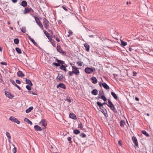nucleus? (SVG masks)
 <instances>
[{
  "label": "nucleus",
  "mask_w": 153,
  "mask_h": 153,
  "mask_svg": "<svg viewBox=\"0 0 153 153\" xmlns=\"http://www.w3.org/2000/svg\"><path fill=\"white\" fill-rule=\"evenodd\" d=\"M108 104H107V105L109 107L114 113H117V111L110 100L108 99Z\"/></svg>",
  "instance_id": "f257e3e1"
},
{
  "label": "nucleus",
  "mask_w": 153,
  "mask_h": 153,
  "mask_svg": "<svg viewBox=\"0 0 153 153\" xmlns=\"http://www.w3.org/2000/svg\"><path fill=\"white\" fill-rule=\"evenodd\" d=\"M108 104H107V105L109 107L114 113H117V111L110 100L108 99Z\"/></svg>",
  "instance_id": "f03ea898"
},
{
  "label": "nucleus",
  "mask_w": 153,
  "mask_h": 153,
  "mask_svg": "<svg viewBox=\"0 0 153 153\" xmlns=\"http://www.w3.org/2000/svg\"><path fill=\"white\" fill-rule=\"evenodd\" d=\"M108 104H107V105L109 107L114 113H117V111L110 100L108 99Z\"/></svg>",
  "instance_id": "7ed1b4c3"
},
{
  "label": "nucleus",
  "mask_w": 153,
  "mask_h": 153,
  "mask_svg": "<svg viewBox=\"0 0 153 153\" xmlns=\"http://www.w3.org/2000/svg\"><path fill=\"white\" fill-rule=\"evenodd\" d=\"M39 125L42 127V129H45L47 125V123L46 120L44 119H42L39 123Z\"/></svg>",
  "instance_id": "20e7f679"
},
{
  "label": "nucleus",
  "mask_w": 153,
  "mask_h": 153,
  "mask_svg": "<svg viewBox=\"0 0 153 153\" xmlns=\"http://www.w3.org/2000/svg\"><path fill=\"white\" fill-rule=\"evenodd\" d=\"M43 24L44 27L46 29H47L49 27V22L46 18L43 19Z\"/></svg>",
  "instance_id": "39448f33"
},
{
  "label": "nucleus",
  "mask_w": 153,
  "mask_h": 153,
  "mask_svg": "<svg viewBox=\"0 0 153 153\" xmlns=\"http://www.w3.org/2000/svg\"><path fill=\"white\" fill-rule=\"evenodd\" d=\"M95 71V69L94 68H85V73L88 74H89Z\"/></svg>",
  "instance_id": "423d86ee"
},
{
  "label": "nucleus",
  "mask_w": 153,
  "mask_h": 153,
  "mask_svg": "<svg viewBox=\"0 0 153 153\" xmlns=\"http://www.w3.org/2000/svg\"><path fill=\"white\" fill-rule=\"evenodd\" d=\"M9 120L12 122L16 123L17 124H19L20 123V122L18 120V119L14 117H10L9 118Z\"/></svg>",
  "instance_id": "0eeeda50"
},
{
  "label": "nucleus",
  "mask_w": 153,
  "mask_h": 153,
  "mask_svg": "<svg viewBox=\"0 0 153 153\" xmlns=\"http://www.w3.org/2000/svg\"><path fill=\"white\" fill-rule=\"evenodd\" d=\"M100 111L104 114L105 117H107L108 116L107 111L105 108H100Z\"/></svg>",
  "instance_id": "6e6552de"
},
{
  "label": "nucleus",
  "mask_w": 153,
  "mask_h": 153,
  "mask_svg": "<svg viewBox=\"0 0 153 153\" xmlns=\"http://www.w3.org/2000/svg\"><path fill=\"white\" fill-rule=\"evenodd\" d=\"M56 49L58 52H59L62 53L63 55H64V54H65V51H63L61 48V47L60 46L59 44V45L58 44L57 45Z\"/></svg>",
  "instance_id": "1a4fd4ad"
},
{
  "label": "nucleus",
  "mask_w": 153,
  "mask_h": 153,
  "mask_svg": "<svg viewBox=\"0 0 153 153\" xmlns=\"http://www.w3.org/2000/svg\"><path fill=\"white\" fill-rule=\"evenodd\" d=\"M132 140L133 142L134 143V144L135 146L137 147H138V141H137V139L136 138V137L134 136H133L132 137Z\"/></svg>",
  "instance_id": "9d476101"
},
{
  "label": "nucleus",
  "mask_w": 153,
  "mask_h": 153,
  "mask_svg": "<svg viewBox=\"0 0 153 153\" xmlns=\"http://www.w3.org/2000/svg\"><path fill=\"white\" fill-rule=\"evenodd\" d=\"M5 95L6 97L10 99L13 98L14 97L11 94L7 91H5Z\"/></svg>",
  "instance_id": "9b49d317"
},
{
  "label": "nucleus",
  "mask_w": 153,
  "mask_h": 153,
  "mask_svg": "<svg viewBox=\"0 0 153 153\" xmlns=\"http://www.w3.org/2000/svg\"><path fill=\"white\" fill-rule=\"evenodd\" d=\"M56 87L57 88L60 87L61 88L63 89H65L66 88L65 85L63 83H59L57 85Z\"/></svg>",
  "instance_id": "f8f14e48"
},
{
  "label": "nucleus",
  "mask_w": 153,
  "mask_h": 153,
  "mask_svg": "<svg viewBox=\"0 0 153 153\" xmlns=\"http://www.w3.org/2000/svg\"><path fill=\"white\" fill-rule=\"evenodd\" d=\"M74 71V74L78 75H79L80 72L78 68H72Z\"/></svg>",
  "instance_id": "ddd939ff"
},
{
  "label": "nucleus",
  "mask_w": 153,
  "mask_h": 153,
  "mask_svg": "<svg viewBox=\"0 0 153 153\" xmlns=\"http://www.w3.org/2000/svg\"><path fill=\"white\" fill-rule=\"evenodd\" d=\"M97 105L100 108H104V107H103V105L105 104H108L106 102H104L103 103H101L99 101H98L97 102Z\"/></svg>",
  "instance_id": "4468645a"
},
{
  "label": "nucleus",
  "mask_w": 153,
  "mask_h": 153,
  "mask_svg": "<svg viewBox=\"0 0 153 153\" xmlns=\"http://www.w3.org/2000/svg\"><path fill=\"white\" fill-rule=\"evenodd\" d=\"M34 128L36 131H41L43 129L42 128L37 125H35L34 126Z\"/></svg>",
  "instance_id": "2eb2a0df"
},
{
  "label": "nucleus",
  "mask_w": 153,
  "mask_h": 153,
  "mask_svg": "<svg viewBox=\"0 0 153 153\" xmlns=\"http://www.w3.org/2000/svg\"><path fill=\"white\" fill-rule=\"evenodd\" d=\"M56 61L58 63L59 66H61V65L64 64V61L58 59H56Z\"/></svg>",
  "instance_id": "dca6fc26"
},
{
  "label": "nucleus",
  "mask_w": 153,
  "mask_h": 153,
  "mask_svg": "<svg viewBox=\"0 0 153 153\" xmlns=\"http://www.w3.org/2000/svg\"><path fill=\"white\" fill-rule=\"evenodd\" d=\"M84 46L86 50L88 52L89 51L90 46L87 43H86L84 44Z\"/></svg>",
  "instance_id": "f3484780"
},
{
  "label": "nucleus",
  "mask_w": 153,
  "mask_h": 153,
  "mask_svg": "<svg viewBox=\"0 0 153 153\" xmlns=\"http://www.w3.org/2000/svg\"><path fill=\"white\" fill-rule=\"evenodd\" d=\"M92 80V82L94 84H96L97 82V79L94 76L92 77L91 78Z\"/></svg>",
  "instance_id": "a211bd4d"
},
{
  "label": "nucleus",
  "mask_w": 153,
  "mask_h": 153,
  "mask_svg": "<svg viewBox=\"0 0 153 153\" xmlns=\"http://www.w3.org/2000/svg\"><path fill=\"white\" fill-rule=\"evenodd\" d=\"M69 117L72 119L76 120V115L73 113H71L69 115Z\"/></svg>",
  "instance_id": "6ab92c4d"
},
{
  "label": "nucleus",
  "mask_w": 153,
  "mask_h": 153,
  "mask_svg": "<svg viewBox=\"0 0 153 153\" xmlns=\"http://www.w3.org/2000/svg\"><path fill=\"white\" fill-rule=\"evenodd\" d=\"M102 86L106 89L108 90L109 89V86L105 82L102 84Z\"/></svg>",
  "instance_id": "aec40b11"
},
{
  "label": "nucleus",
  "mask_w": 153,
  "mask_h": 153,
  "mask_svg": "<svg viewBox=\"0 0 153 153\" xmlns=\"http://www.w3.org/2000/svg\"><path fill=\"white\" fill-rule=\"evenodd\" d=\"M17 76L18 77H23L25 76V75L22 71H19L17 72Z\"/></svg>",
  "instance_id": "412c9836"
},
{
  "label": "nucleus",
  "mask_w": 153,
  "mask_h": 153,
  "mask_svg": "<svg viewBox=\"0 0 153 153\" xmlns=\"http://www.w3.org/2000/svg\"><path fill=\"white\" fill-rule=\"evenodd\" d=\"M91 93L93 95H97L98 94V91L96 89H93L91 91Z\"/></svg>",
  "instance_id": "4be33fe9"
},
{
  "label": "nucleus",
  "mask_w": 153,
  "mask_h": 153,
  "mask_svg": "<svg viewBox=\"0 0 153 153\" xmlns=\"http://www.w3.org/2000/svg\"><path fill=\"white\" fill-rule=\"evenodd\" d=\"M24 120L26 122L30 124L31 125H33L32 122L29 119H28V118H25V119H24Z\"/></svg>",
  "instance_id": "5701e85b"
},
{
  "label": "nucleus",
  "mask_w": 153,
  "mask_h": 153,
  "mask_svg": "<svg viewBox=\"0 0 153 153\" xmlns=\"http://www.w3.org/2000/svg\"><path fill=\"white\" fill-rule=\"evenodd\" d=\"M69 65H71V67H76L75 66H72L71 63H68V64H66L65 63V62H64V64L62 65H61L60 67H67L69 66Z\"/></svg>",
  "instance_id": "b1692460"
},
{
  "label": "nucleus",
  "mask_w": 153,
  "mask_h": 153,
  "mask_svg": "<svg viewBox=\"0 0 153 153\" xmlns=\"http://www.w3.org/2000/svg\"><path fill=\"white\" fill-rule=\"evenodd\" d=\"M111 94L115 99L116 100L117 99L118 97L117 96V95L114 92H111Z\"/></svg>",
  "instance_id": "393cba45"
},
{
  "label": "nucleus",
  "mask_w": 153,
  "mask_h": 153,
  "mask_svg": "<svg viewBox=\"0 0 153 153\" xmlns=\"http://www.w3.org/2000/svg\"><path fill=\"white\" fill-rule=\"evenodd\" d=\"M25 82L26 83L30 85V86H33V84L30 79H26L25 80Z\"/></svg>",
  "instance_id": "a878e982"
},
{
  "label": "nucleus",
  "mask_w": 153,
  "mask_h": 153,
  "mask_svg": "<svg viewBox=\"0 0 153 153\" xmlns=\"http://www.w3.org/2000/svg\"><path fill=\"white\" fill-rule=\"evenodd\" d=\"M20 4L23 7H25L27 5V3L25 1H22Z\"/></svg>",
  "instance_id": "bb28decb"
},
{
  "label": "nucleus",
  "mask_w": 153,
  "mask_h": 153,
  "mask_svg": "<svg viewBox=\"0 0 153 153\" xmlns=\"http://www.w3.org/2000/svg\"><path fill=\"white\" fill-rule=\"evenodd\" d=\"M33 109V106H30L29 107L28 109H27L26 110V112L28 113L30 112Z\"/></svg>",
  "instance_id": "cd10ccee"
},
{
  "label": "nucleus",
  "mask_w": 153,
  "mask_h": 153,
  "mask_svg": "<svg viewBox=\"0 0 153 153\" xmlns=\"http://www.w3.org/2000/svg\"><path fill=\"white\" fill-rule=\"evenodd\" d=\"M142 133L143 134L145 135L147 137H149V134L145 130H143L141 131Z\"/></svg>",
  "instance_id": "c85d7f7f"
},
{
  "label": "nucleus",
  "mask_w": 153,
  "mask_h": 153,
  "mask_svg": "<svg viewBox=\"0 0 153 153\" xmlns=\"http://www.w3.org/2000/svg\"><path fill=\"white\" fill-rule=\"evenodd\" d=\"M63 78V76L62 75H61L59 76V74L56 77V79H59V81H61V80Z\"/></svg>",
  "instance_id": "c756f323"
},
{
  "label": "nucleus",
  "mask_w": 153,
  "mask_h": 153,
  "mask_svg": "<svg viewBox=\"0 0 153 153\" xmlns=\"http://www.w3.org/2000/svg\"><path fill=\"white\" fill-rule=\"evenodd\" d=\"M125 124V122L124 120H121L120 122V125L122 127H123Z\"/></svg>",
  "instance_id": "7c9ffc66"
},
{
  "label": "nucleus",
  "mask_w": 153,
  "mask_h": 153,
  "mask_svg": "<svg viewBox=\"0 0 153 153\" xmlns=\"http://www.w3.org/2000/svg\"><path fill=\"white\" fill-rule=\"evenodd\" d=\"M15 50L18 53L21 54L22 53L21 50L19 48L16 47V48Z\"/></svg>",
  "instance_id": "2f4dec72"
},
{
  "label": "nucleus",
  "mask_w": 153,
  "mask_h": 153,
  "mask_svg": "<svg viewBox=\"0 0 153 153\" xmlns=\"http://www.w3.org/2000/svg\"><path fill=\"white\" fill-rule=\"evenodd\" d=\"M29 12V8H25L24 11V13L25 14H26L28 13Z\"/></svg>",
  "instance_id": "473e14b6"
},
{
  "label": "nucleus",
  "mask_w": 153,
  "mask_h": 153,
  "mask_svg": "<svg viewBox=\"0 0 153 153\" xmlns=\"http://www.w3.org/2000/svg\"><path fill=\"white\" fill-rule=\"evenodd\" d=\"M33 17H34V18L35 19L36 22L37 24L38 23H39H39L41 22L40 21V20H39V19L38 17H36L35 16H33Z\"/></svg>",
  "instance_id": "72a5a7b5"
},
{
  "label": "nucleus",
  "mask_w": 153,
  "mask_h": 153,
  "mask_svg": "<svg viewBox=\"0 0 153 153\" xmlns=\"http://www.w3.org/2000/svg\"><path fill=\"white\" fill-rule=\"evenodd\" d=\"M6 136L8 138V140L10 141L11 139V136L10 133L9 132H7L6 133Z\"/></svg>",
  "instance_id": "f704fd0d"
},
{
  "label": "nucleus",
  "mask_w": 153,
  "mask_h": 153,
  "mask_svg": "<svg viewBox=\"0 0 153 153\" xmlns=\"http://www.w3.org/2000/svg\"><path fill=\"white\" fill-rule=\"evenodd\" d=\"M54 38L56 41H57L58 42H60V39H59L57 37L56 35H54L52 36Z\"/></svg>",
  "instance_id": "c9c22d12"
},
{
  "label": "nucleus",
  "mask_w": 153,
  "mask_h": 153,
  "mask_svg": "<svg viewBox=\"0 0 153 153\" xmlns=\"http://www.w3.org/2000/svg\"><path fill=\"white\" fill-rule=\"evenodd\" d=\"M127 45L126 42L123 41H121V45L123 47Z\"/></svg>",
  "instance_id": "e433bc0d"
},
{
  "label": "nucleus",
  "mask_w": 153,
  "mask_h": 153,
  "mask_svg": "<svg viewBox=\"0 0 153 153\" xmlns=\"http://www.w3.org/2000/svg\"><path fill=\"white\" fill-rule=\"evenodd\" d=\"M74 133L76 134H77L80 133V131L79 130L75 129L74 131Z\"/></svg>",
  "instance_id": "4c0bfd02"
},
{
  "label": "nucleus",
  "mask_w": 153,
  "mask_h": 153,
  "mask_svg": "<svg viewBox=\"0 0 153 153\" xmlns=\"http://www.w3.org/2000/svg\"><path fill=\"white\" fill-rule=\"evenodd\" d=\"M14 43L16 44H18L19 42V40L18 38L15 39L14 40Z\"/></svg>",
  "instance_id": "58836bf2"
},
{
  "label": "nucleus",
  "mask_w": 153,
  "mask_h": 153,
  "mask_svg": "<svg viewBox=\"0 0 153 153\" xmlns=\"http://www.w3.org/2000/svg\"><path fill=\"white\" fill-rule=\"evenodd\" d=\"M43 31L44 34L46 35V36L48 37H49L50 36V34L46 30H44Z\"/></svg>",
  "instance_id": "ea45409f"
},
{
  "label": "nucleus",
  "mask_w": 153,
  "mask_h": 153,
  "mask_svg": "<svg viewBox=\"0 0 153 153\" xmlns=\"http://www.w3.org/2000/svg\"><path fill=\"white\" fill-rule=\"evenodd\" d=\"M101 99H102L104 101H106L107 100V99L104 95H102L101 97Z\"/></svg>",
  "instance_id": "a19ab883"
},
{
  "label": "nucleus",
  "mask_w": 153,
  "mask_h": 153,
  "mask_svg": "<svg viewBox=\"0 0 153 153\" xmlns=\"http://www.w3.org/2000/svg\"><path fill=\"white\" fill-rule=\"evenodd\" d=\"M31 86L30 85H27L26 86V88L27 89V90L29 91H30L31 90Z\"/></svg>",
  "instance_id": "79ce46f5"
},
{
  "label": "nucleus",
  "mask_w": 153,
  "mask_h": 153,
  "mask_svg": "<svg viewBox=\"0 0 153 153\" xmlns=\"http://www.w3.org/2000/svg\"><path fill=\"white\" fill-rule=\"evenodd\" d=\"M51 44L54 47H56V43L55 41L54 40L52 42H51Z\"/></svg>",
  "instance_id": "37998d69"
},
{
  "label": "nucleus",
  "mask_w": 153,
  "mask_h": 153,
  "mask_svg": "<svg viewBox=\"0 0 153 153\" xmlns=\"http://www.w3.org/2000/svg\"><path fill=\"white\" fill-rule=\"evenodd\" d=\"M13 146L14 147V148L12 149V152L14 153H16L17 152V149L16 147H15V146L13 144Z\"/></svg>",
  "instance_id": "c03bdc74"
},
{
  "label": "nucleus",
  "mask_w": 153,
  "mask_h": 153,
  "mask_svg": "<svg viewBox=\"0 0 153 153\" xmlns=\"http://www.w3.org/2000/svg\"><path fill=\"white\" fill-rule=\"evenodd\" d=\"M104 93L103 91V90L102 89L101 90H100V91H99V95L101 96V95H104Z\"/></svg>",
  "instance_id": "a18cd8bd"
},
{
  "label": "nucleus",
  "mask_w": 153,
  "mask_h": 153,
  "mask_svg": "<svg viewBox=\"0 0 153 153\" xmlns=\"http://www.w3.org/2000/svg\"><path fill=\"white\" fill-rule=\"evenodd\" d=\"M78 128H81L82 130H83L82 124L80 122L79 123V124Z\"/></svg>",
  "instance_id": "49530a36"
},
{
  "label": "nucleus",
  "mask_w": 153,
  "mask_h": 153,
  "mask_svg": "<svg viewBox=\"0 0 153 153\" xmlns=\"http://www.w3.org/2000/svg\"><path fill=\"white\" fill-rule=\"evenodd\" d=\"M73 74H74V71L73 70V69H72V71H70L69 73V74L70 76H72L73 75Z\"/></svg>",
  "instance_id": "de8ad7c7"
},
{
  "label": "nucleus",
  "mask_w": 153,
  "mask_h": 153,
  "mask_svg": "<svg viewBox=\"0 0 153 153\" xmlns=\"http://www.w3.org/2000/svg\"><path fill=\"white\" fill-rule=\"evenodd\" d=\"M21 30L23 33H25L26 32V28L25 27H22Z\"/></svg>",
  "instance_id": "09e8293b"
},
{
  "label": "nucleus",
  "mask_w": 153,
  "mask_h": 153,
  "mask_svg": "<svg viewBox=\"0 0 153 153\" xmlns=\"http://www.w3.org/2000/svg\"><path fill=\"white\" fill-rule=\"evenodd\" d=\"M80 136L82 138H85L86 137V135L84 133H82L80 134Z\"/></svg>",
  "instance_id": "8fccbe9b"
},
{
  "label": "nucleus",
  "mask_w": 153,
  "mask_h": 153,
  "mask_svg": "<svg viewBox=\"0 0 153 153\" xmlns=\"http://www.w3.org/2000/svg\"><path fill=\"white\" fill-rule=\"evenodd\" d=\"M38 25H39V26L40 27L42 30L43 29V26L41 22H39V23H38Z\"/></svg>",
  "instance_id": "3c124183"
},
{
  "label": "nucleus",
  "mask_w": 153,
  "mask_h": 153,
  "mask_svg": "<svg viewBox=\"0 0 153 153\" xmlns=\"http://www.w3.org/2000/svg\"><path fill=\"white\" fill-rule=\"evenodd\" d=\"M31 42L34 44V45L35 46H38V45L36 43V42H35V41L33 39L32 40Z\"/></svg>",
  "instance_id": "603ef678"
},
{
  "label": "nucleus",
  "mask_w": 153,
  "mask_h": 153,
  "mask_svg": "<svg viewBox=\"0 0 153 153\" xmlns=\"http://www.w3.org/2000/svg\"><path fill=\"white\" fill-rule=\"evenodd\" d=\"M72 138L71 137H68L67 138V140L69 141V143H72V141H71V140Z\"/></svg>",
  "instance_id": "864d4df0"
},
{
  "label": "nucleus",
  "mask_w": 153,
  "mask_h": 153,
  "mask_svg": "<svg viewBox=\"0 0 153 153\" xmlns=\"http://www.w3.org/2000/svg\"><path fill=\"white\" fill-rule=\"evenodd\" d=\"M78 66H81L82 65V62L80 61H79L77 63Z\"/></svg>",
  "instance_id": "5fc2aeb1"
},
{
  "label": "nucleus",
  "mask_w": 153,
  "mask_h": 153,
  "mask_svg": "<svg viewBox=\"0 0 153 153\" xmlns=\"http://www.w3.org/2000/svg\"><path fill=\"white\" fill-rule=\"evenodd\" d=\"M7 65V63L6 62H0V65Z\"/></svg>",
  "instance_id": "6e6d98bb"
},
{
  "label": "nucleus",
  "mask_w": 153,
  "mask_h": 153,
  "mask_svg": "<svg viewBox=\"0 0 153 153\" xmlns=\"http://www.w3.org/2000/svg\"><path fill=\"white\" fill-rule=\"evenodd\" d=\"M68 33L71 36L73 35V33L71 30H68Z\"/></svg>",
  "instance_id": "4d7b16f0"
},
{
  "label": "nucleus",
  "mask_w": 153,
  "mask_h": 153,
  "mask_svg": "<svg viewBox=\"0 0 153 153\" xmlns=\"http://www.w3.org/2000/svg\"><path fill=\"white\" fill-rule=\"evenodd\" d=\"M10 81L14 85L16 83L14 80H12V79H10Z\"/></svg>",
  "instance_id": "13d9d810"
},
{
  "label": "nucleus",
  "mask_w": 153,
  "mask_h": 153,
  "mask_svg": "<svg viewBox=\"0 0 153 153\" xmlns=\"http://www.w3.org/2000/svg\"><path fill=\"white\" fill-rule=\"evenodd\" d=\"M53 64L55 65L56 66V67L59 66L58 63L53 62Z\"/></svg>",
  "instance_id": "bf43d9fd"
},
{
  "label": "nucleus",
  "mask_w": 153,
  "mask_h": 153,
  "mask_svg": "<svg viewBox=\"0 0 153 153\" xmlns=\"http://www.w3.org/2000/svg\"><path fill=\"white\" fill-rule=\"evenodd\" d=\"M15 86L17 87L19 90L21 89V88L16 83L14 85Z\"/></svg>",
  "instance_id": "052dcab7"
},
{
  "label": "nucleus",
  "mask_w": 153,
  "mask_h": 153,
  "mask_svg": "<svg viewBox=\"0 0 153 153\" xmlns=\"http://www.w3.org/2000/svg\"><path fill=\"white\" fill-rule=\"evenodd\" d=\"M149 29H150V30L151 31L152 33H153V26H151L150 27Z\"/></svg>",
  "instance_id": "680f3d73"
},
{
  "label": "nucleus",
  "mask_w": 153,
  "mask_h": 153,
  "mask_svg": "<svg viewBox=\"0 0 153 153\" xmlns=\"http://www.w3.org/2000/svg\"><path fill=\"white\" fill-rule=\"evenodd\" d=\"M16 82L18 84H19L21 83V82L18 79H16Z\"/></svg>",
  "instance_id": "e2e57ef3"
},
{
  "label": "nucleus",
  "mask_w": 153,
  "mask_h": 153,
  "mask_svg": "<svg viewBox=\"0 0 153 153\" xmlns=\"http://www.w3.org/2000/svg\"><path fill=\"white\" fill-rule=\"evenodd\" d=\"M29 12L31 13H33L34 11L31 8H29Z\"/></svg>",
  "instance_id": "0e129e2a"
},
{
  "label": "nucleus",
  "mask_w": 153,
  "mask_h": 153,
  "mask_svg": "<svg viewBox=\"0 0 153 153\" xmlns=\"http://www.w3.org/2000/svg\"><path fill=\"white\" fill-rule=\"evenodd\" d=\"M133 76H136L137 74V73L136 72L134 71H133Z\"/></svg>",
  "instance_id": "69168bd1"
},
{
  "label": "nucleus",
  "mask_w": 153,
  "mask_h": 153,
  "mask_svg": "<svg viewBox=\"0 0 153 153\" xmlns=\"http://www.w3.org/2000/svg\"><path fill=\"white\" fill-rule=\"evenodd\" d=\"M47 38L49 40V41H48V42L50 41L51 42L53 41V40L51 38H50V36H49V37H48Z\"/></svg>",
  "instance_id": "338daca9"
},
{
  "label": "nucleus",
  "mask_w": 153,
  "mask_h": 153,
  "mask_svg": "<svg viewBox=\"0 0 153 153\" xmlns=\"http://www.w3.org/2000/svg\"><path fill=\"white\" fill-rule=\"evenodd\" d=\"M60 69H62V70H64L65 71H66L67 70L66 68H59Z\"/></svg>",
  "instance_id": "774afa93"
}]
</instances>
